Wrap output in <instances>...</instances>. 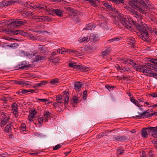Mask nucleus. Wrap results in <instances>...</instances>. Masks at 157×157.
Wrapping results in <instances>:
<instances>
[{
	"instance_id": "obj_39",
	"label": "nucleus",
	"mask_w": 157,
	"mask_h": 157,
	"mask_svg": "<svg viewBox=\"0 0 157 157\" xmlns=\"http://www.w3.org/2000/svg\"><path fill=\"white\" fill-rule=\"evenodd\" d=\"M74 18L75 20V21H76L78 23L81 20L78 15H76V14H75L74 15Z\"/></svg>"
},
{
	"instance_id": "obj_42",
	"label": "nucleus",
	"mask_w": 157,
	"mask_h": 157,
	"mask_svg": "<svg viewBox=\"0 0 157 157\" xmlns=\"http://www.w3.org/2000/svg\"><path fill=\"white\" fill-rule=\"evenodd\" d=\"M13 113L15 117H17L18 116V109H13Z\"/></svg>"
},
{
	"instance_id": "obj_45",
	"label": "nucleus",
	"mask_w": 157,
	"mask_h": 157,
	"mask_svg": "<svg viewBox=\"0 0 157 157\" xmlns=\"http://www.w3.org/2000/svg\"><path fill=\"white\" fill-rule=\"evenodd\" d=\"M89 40L90 39H89V38H88V37H84L82 38V40L80 39V42L82 43L83 42L85 41L88 42Z\"/></svg>"
},
{
	"instance_id": "obj_47",
	"label": "nucleus",
	"mask_w": 157,
	"mask_h": 157,
	"mask_svg": "<svg viewBox=\"0 0 157 157\" xmlns=\"http://www.w3.org/2000/svg\"><path fill=\"white\" fill-rule=\"evenodd\" d=\"M21 66L19 67L18 68V69H25V68H26L29 67V65H23V64H21Z\"/></svg>"
},
{
	"instance_id": "obj_37",
	"label": "nucleus",
	"mask_w": 157,
	"mask_h": 157,
	"mask_svg": "<svg viewBox=\"0 0 157 157\" xmlns=\"http://www.w3.org/2000/svg\"><path fill=\"white\" fill-rule=\"evenodd\" d=\"M124 150H123L122 149L120 148H118L117 149V153L119 155H121L123 154L124 152Z\"/></svg>"
},
{
	"instance_id": "obj_15",
	"label": "nucleus",
	"mask_w": 157,
	"mask_h": 157,
	"mask_svg": "<svg viewBox=\"0 0 157 157\" xmlns=\"http://www.w3.org/2000/svg\"><path fill=\"white\" fill-rule=\"evenodd\" d=\"M82 85V82H76L74 84V88L77 92L80 91V89Z\"/></svg>"
},
{
	"instance_id": "obj_41",
	"label": "nucleus",
	"mask_w": 157,
	"mask_h": 157,
	"mask_svg": "<svg viewBox=\"0 0 157 157\" xmlns=\"http://www.w3.org/2000/svg\"><path fill=\"white\" fill-rule=\"evenodd\" d=\"M104 6L109 9H112V6L107 2L104 3L103 4Z\"/></svg>"
},
{
	"instance_id": "obj_58",
	"label": "nucleus",
	"mask_w": 157,
	"mask_h": 157,
	"mask_svg": "<svg viewBox=\"0 0 157 157\" xmlns=\"http://www.w3.org/2000/svg\"><path fill=\"white\" fill-rule=\"evenodd\" d=\"M21 93L26 94L29 92V90H26L25 89H23L21 90Z\"/></svg>"
},
{
	"instance_id": "obj_27",
	"label": "nucleus",
	"mask_w": 157,
	"mask_h": 157,
	"mask_svg": "<svg viewBox=\"0 0 157 157\" xmlns=\"http://www.w3.org/2000/svg\"><path fill=\"white\" fill-rule=\"evenodd\" d=\"M128 45H130L131 47L134 48L135 44V40L133 38L130 39L128 41Z\"/></svg>"
},
{
	"instance_id": "obj_54",
	"label": "nucleus",
	"mask_w": 157,
	"mask_h": 157,
	"mask_svg": "<svg viewBox=\"0 0 157 157\" xmlns=\"http://www.w3.org/2000/svg\"><path fill=\"white\" fill-rule=\"evenodd\" d=\"M118 67L119 68L120 70H122L124 71H129L130 70V69L129 68H126L125 67H124L122 68H121L119 66H118Z\"/></svg>"
},
{
	"instance_id": "obj_29",
	"label": "nucleus",
	"mask_w": 157,
	"mask_h": 157,
	"mask_svg": "<svg viewBox=\"0 0 157 157\" xmlns=\"http://www.w3.org/2000/svg\"><path fill=\"white\" fill-rule=\"evenodd\" d=\"M13 83H14L16 84L20 85L21 86H23L24 84V81L23 80H13Z\"/></svg>"
},
{
	"instance_id": "obj_23",
	"label": "nucleus",
	"mask_w": 157,
	"mask_h": 157,
	"mask_svg": "<svg viewBox=\"0 0 157 157\" xmlns=\"http://www.w3.org/2000/svg\"><path fill=\"white\" fill-rule=\"evenodd\" d=\"M44 121L45 122H48V118L50 117V113L49 111H44Z\"/></svg>"
},
{
	"instance_id": "obj_50",
	"label": "nucleus",
	"mask_w": 157,
	"mask_h": 157,
	"mask_svg": "<svg viewBox=\"0 0 157 157\" xmlns=\"http://www.w3.org/2000/svg\"><path fill=\"white\" fill-rule=\"evenodd\" d=\"M34 115L33 114L29 113L28 116L29 120L30 121H33V119L34 117Z\"/></svg>"
},
{
	"instance_id": "obj_31",
	"label": "nucleus",
	"mask_w": 157,
	"mask_h": 157,
	"mask_svg": "<svg viewBox=\"0 0 157 157\" xmlns=\"http://www.w3.org/2000/svg\"><path fill=\"white\" fill-rule=\"evenodd\" d=\"M93 26L91 23L88 24L86 25V27L83 29V30H91Z\"/></svg>"
},
{
	"instance_id": "obj_36",
	"label": "nucleus",
	"mask_w": 157,
	"mask_h": 157,
	"mask_svg": "<svg viewBox=\"0 0 157 157\" xmlns=\"http://www.w3.org/2000/svg\"><path fill=\"white\" fill-rule=\"evenodd\" d=\"M15 30H13V29H11L10 30L9 29H5V33H7V34H10L11 33H12L13 34V33H14V32H15Z\"/></svg>"
},
{
	"instance_id": "obj_30",
	"label": "nucleus",
	"mask_w": 157,
	"mask_h": 157,
	"mask_svg": "<svg viewBox=\"0 0 157 157\" xmlns=\"http://www.w3.org/2000/svg\"><path fill=\"white\" fill-rule=\"evenodd\" d=\"M153 130L152 131L151 135L154 137H157V126L155 127H153Z\"/></svg>"
},
{
	"instance_id": "obj_1",
	"label": "nucleus",
	"mask_w": 157,
	"mask_h": 157,
	"mask_svg": "<svg viewBox=\"0 0 157 157\" xmlns=\"http://www.w3.org/2000/svg\"><path fill=\"white\" fill-rule=\"evenodd\" d=\"M140 4L138 5L137 10L143 14H146L147 10L153 8V5L148 0H139Z\"/></svg>"
},
{
	"instance_id": "obj_17",
	"label": "nucleus",
	"mask_w": 157,
	"mask_h": 157,
	"mask_svg": "<svg viewBox=\"0 0 157 157\" xmlns=\"http://www.w3.org/2000/svg\"><path fill=\"white\" fill-rule=\"evenodd\" d=\"M13 33L14 35H17L20 34L22 36H28L29 35V33H26L24 31H23L21 30H15V32Z\"/></svg>"
},
{
	"instance_id": "obj_62",
	"label": "nucleus",
	"mask_w": 157,
	"mask_h": 157,
	"mask_svg": "<svg viewBox=\"0 0 157 157\" xmlns=\"http://www.w3.org/2000/svg\"><path fill=\"white\" fill-rule=\"evenodd\" d=\"M36 134L37 136H38L40 137H44L45 136L44 135H42L41 133L39 132H37V133H36Z\"/></svg>"
},
{
	"instance_id": "obj_56",
	"label": "nucleus",
	"mask_w": 157,
	"mask_h": 157,
	"mask_svg": "<svg viewBox=\"0 0 157 157\" xmlns=\"http://www.w3.org/2000/svg\"><path fill=\"white\" fill-rule=\"evenodd\" d=\"M44 120L43 117H41L38 119V122L40 124H42Z\"/></svg>"
},
{
	"instance_id": "obj_25",
	"label": "nucleus",
	"mask_w": 157,
	"mask_h": 157,
	"mask_svg": "<svg viewBox=\"0 0 157 157\" xmlns=\"http://www.w3.org/2000/svg\"><path fill=\"white\" fill-rule=\"evenodd\" d=\"M141 135L143 137L147 138L148 134L147 130L145 128H143L141 130Z\"/></svg>"
},
{
	"instance_id": "obj_21",
	"label": "nucleus",
	"mask_w": 157,
	"mask_h": 157,
	"mask_svg": "<svg viewBox=\"0 0 157 157\" xmlns=\"http://www.w3.org/2000/svg\"><path fill=\"white\" fill-rule=\"evenodd\" d=\"M111 49L110 48H107L105 50L102 52V54L101 55L102 57H104L105 56H106L109 54L111 52Z\"/></svg>"
},
{
	"instance_id": "obj_12",
	"label": "nucleus",
	"mask_w": 157,
	"mask_h": 157,
	"mask_svg": "<svg viewBox=\"0 0 157 157\" xmlns=\"http://www.w3.org/2000/svg\"><path fill=\"white\" fill-rule=\"evenodd\" d=\"M9 118V117L5 116L4 114H3L0 120V126L1 127H3L7 123Z\"/></svg>"
},
{
	"instance_id": "obj_7",
	"label": "nucleus",
	"mask_w": 157,
	"mask_h": 157,
	"mask_svg": "<svg viewBox=\"0 0 157 157\" xmlns=\"http://www.w3.org/2000/svg\"><path fill=\"white\" fill-rule=\"evenodd\" d=\"M129 136L124 135L113 136L112 138V140L113 141L117 140L120 141H127L129 140Z\"/></svg>"
},
{
	"instance_id": "obj_20",
	"label": "nucleus",
	"mask_w": 157,
	"mask_h": 157,
	"mask_svg": "<svg viewBox=\"0 0 157 157\" xmlns=\"http://www.w3.org/2000/svg\"><path fill=\"white\" fill-rule=\"evenodd\" d=\"M64 8L69 12L73 13V15L77 14V10L69 6L65 7Z\"/></svg>"
},
{
	"instance_id": "obj_32",
	"label": "nucleus",
	"mask_w": 157,
	"mask_h": 157,
	"mask_svg": "<svg viewBox=\"0 0 157 157\" xmlns=\"http://www.w3.org/2000/svg\"><path fill=\"white\" fill-rule=\"evenodd\" d=\"M11 122H10V123L9 124L6 125L5 128V132H9L10 131H11V130H12V125H11Z\"/></svg>"
},
{
	"instance_id": "obj_38",
	"label": "nucleus",
	"mask_w": 157,
	"mask_h": 157,
	"mask_svg": "<svg viewBox=\"0 0 157 157\" xmlns=\"http://www.w3.org/2000/svg\"><path fill=\"white\" fill-rule=\"evenodd\" d=\"M47 83V82L45 81H41L40 83H36V86L39 87H40L44 85Z\"/></svg>"
},
{
	"instance_id": "obj_34",
	"label": "nucleus",
	"mask_w": 157,
	"mask_h": 157,
	"mask_svg": "<svg viewBox=\"0 0 157 157\" xmlns=\"http://www.w3.org/2000/svg\"><path fill=\"white\" fill-rule=\"evenodd\" d=\"M153 127H148L145 128V129H146L147 132L148 134H150L151 133L152 134V130H153Z\"/></svg>"
},
{
	"instance_id": "obj_5",
	"label": "nucleus",
	"mask_w": 157,
	"mask_h": 157,
	"mask_svg": "<svg viewBox=\"0 0 157 157\" xmlns=\"http://www.w3.org/2000/svg\"><path fill=\"white\" fill-rule=\"evenodd\" d=\"M138 113L140 114L136 116H134L133 117L138 119H141L142 117H151L155 115H157V112H154L153 113L150 114L148 112L145 111H144L142 113Z\"/></svg>"
},
{
	"instance_id": "obj_49",
	"label": "nucleus",
	"mask_w": 157,
	"mask_h": 157,
	"mask_svg": "<svg viewBox=\"0 0 157 157\" xmlns=\"http://www.w3.org/2000/svg\"><path fill=\"white\" fill-rule=\"evenodd\" d=\"M90 37L93 40H98V36L95 34L92 35Z\"/></svg>"
},
{
	"instance_id": "obj_14",
	"label": "nucleus",
	"mask_w": 157,
	"mask_h": 157,
	"mask_svg": "<svg viewBox=\"0 0 157 157\" xmlns=\"http://www.w3.org/2000/svg\"><path fill=\"white\" fill-rule=\"evenodd\" d=\"M35 56V57L33 58V60L34 62H37L43 60L44 58V57L40 55H39L35 53L33 54Z\"/></svg>"
},
{
	"instance_id": "obj_52",
	"label": "nucleus",
	"mask_w": 157,
	"mask_h": 157,
	"mask_svg": "<svg viewBox=\"0 0 157 157\" xmlns=\"http://www.w3.org/2000/svg\"><path fill=\"white\" fill-rule=\"evenodd\" d=\"M61 144H59L56 145L53 148V150H55L59 149L61 147Z\"/></svg>"
},
{
	"instance_id": "obj_40",
	"label": "nucleus",
	"mask_w": 157,
	"mask_h": 157,
	"mask_svg": "<svg viewBox=\"0 0 157 157\" xmlns=\"http://www.w3.org/2000/svg\"><path fill=\"white\" fill-rule=\"evenodd\" d=\"M7 46L10 48H17L19 46V45L17 43H15L10 45H8Z\"/></svg>"
},
{
	"instance_id": "obj_26",
	"label": "nucleus",
	"mask_w": 157,
	"mask_h": 157,
	"mask_svg": "<svg viewBox=\"0 0 157 157\" xmlns=\"http://www.w3.org/2000/svg\"><path fill=\"white\" fill-rule=\"evenodd\" d=\"M116 5L121 4L124 3V0H109Z\"/></svg>"
},
{
	"instance_id": "obj_44",
	"label": "nucleus",
	"mask_w": 157,
	"mask_h": 157,
	"mask_svg": "<svg viewBox=\"0 0 157 157\" xmlns=\"http://www.w3.org/2000/svg\"><path fill=\"white\" fill-rule=\"evenodd\" d=\"M20 128L23 132L26 131V125L25 123H23L21 124Z\"/></svg>"
},
{
	"instance_id": "obj_61",
	"label": "nucleus",
	"mask_w": 157,
	"mask_h": 157,
	"mask_svg": "<svg viewBox=\"0 0 157 157\" xmlns=\"http://www.w3.org/2000/svg\"><path fill=\"white\" fill-rule=\"evenodd\" d=\"M37 100L42 102H46L48 101V100L46 99H37Z\"/></svg>"
},
{
	"instance_id": "obj_16",
	"label": "nucleus",
	"mask_w": 157,
	"mask_h": 157,
	"mask_svg": "<svg viewBox=\"0 0 157 157\" xmlns=\"http://www.w3.org/2000/svg\"><path fill=\"white\" fill-rule=\"evenodd\" d=\"M50 17L47 16H39L38 20L37 21L44 22L48 21L50 20Z\"/></svg>"
},
{
	"instance_id": "obj_4",
	"label": "nucleus",
	"mask_w": 157,
	"mask_h": 157,
	"mask_svg": "<svg viewBox=\"0 0 157 157\" xmlns=\"http://www.w3.org/2000/svg\"><path fill=\"white\" fill-rule=\"evenodd\" d=\"M23 4V2L20 0H4L0 2V7H4L14 5L16 3Z\"/></svg>"
},
{
	"instance_id": "obj_8",
	"label": "nucleus",
	"mask_w": 157,
	"mask_h": 157,
	"mask_svg": "<svg viewBox=\"0 0 157 157\" xmlns=\"http://www.w3.org/2000/svg\"><path fill=\"white\" fill-rule=\"evenodd\" d=\"M27 21L25 20L19 21L18 20H13L10 23V25L13 26L15 25L16 26H21L26 24Z\"/></svg>"
},
{
	"instance_id": "obj_35",
	"label": "nucleus",
	"mask_w": 157,
	"mask_h": 157,
	"mask_svg": "<svg viewBox=\"0 0 157 157\" xmlns=\"http://www.w3.org/2000/svg\"><path fill=\"white\" fill-rule=\"evenodd\" d=\"M59 81L58 79L57 78H55L51 80L50 82V83L52 84H55L58 83Z\"/></svg>"
},
{
	"instance_id": "obj_6",
	"label": "nucleus",
	"mask_w": 157,
	"mask_h": 157,
	"mask_svg": "<svg viewBox=\"0 0 157 157\" xmlns=\"http://www.w3.org/2000/svg\"><path fill=\"white\" fill-rule=\"evenodd\" d=\"M134 69L136 71L140 72H142L145 75H147L149 73V70H147L144 68L143 65H140L137 64L136 65L133 66Z\"/></svg>"
},
{
	"instance_id": "obj_60",
	"label": "nucleus",
	"mask_w": 157,
	"mask_h": 157,
	"mask_svg": "<svg viewBox=\"0 0 157 157\" xmlns=\"http://www.w3.org/2000/svg\"><path fill=\"white\" fill-rule=\"evenodd\" d=\"M107 135L106 134V131H105L104 132H101L100 134V138L104 136H106Z\"/></svg>"
},
{
	"instance_id": "obj_59",
	"label": "nucleus",
	"mask_w": 157,
	"mask_h": 157,
	"mask_svg": "<svg viewBox=\"0 0 157 157\" xmlns=\"http://www.w3.org/2000/svg\"><path fill=\"white\" fill-rule=\"evenodd\" d=\"M150 95L151 96L154 98L157 97V92L153 93L151 94Z\"/></svg>"
},
{
	"instance_id": "obj_19",
	"label": "nucleus",
	"mask_w": 157,
	"mask_h": 157,
	"mask_svg": "<svg viewBox=\"0 0 157 157\" xmlns=\"http://www.w3.org/2000/svg\"><path fill=\"white\" fill-rule=\"evenodd\" d=\"M33 8L36 10L38 9L39 10H47V9L46 6L43 5H40L39 6L35 5L33 7Z\"/></svg>"
},
{
	"instance_id": "obj_33",
	"label": "nucleus",
	"mask_w": 157,
	"mask_h": 157,
	"mask_svg": "<svg viewBox=\"0 0 157 157\" xmlns=\"http://www.w3.org/2000/svg\"><path fill=\"white\" fill-rule=\"evenodd\" d=\"M63 99L61 95L57 96L56 97V101L58 103H63Z\"/></svg>"
},
{
	"instance_id": "obj_2",
	"label": "nucleus",
	"mask_w": 157,
	"mask_h": 157,
	"mask_svg": "<svg viewBox=\"0 0 157 157\" xmlns=\"http://www.w3.org/2000/svg\"><path fill=\"white\" fill-rule=\"evenodd\" d=\"M122 17V16H121L120 21L124 26L126 27V28L130 30V29H132L133 28H132L133 27L132 25H134L137 29L140 28V25H139L136 22L132 20V21H131V23H130L128 19H127L126 18Z\"/></svg>"
},
{
	"instance_id": "obj_28",
	"label": "nucleus",
	"mask_w": 157,
	"mask_h": 157,
	"mask_svg": "<svg viewBox=\"0 0 157 157\" xmlns=\"http://www.w3.org/2000/svg\"><path fill=\"white\" fill-rule=\"evenodd\" d=\"M149 71H150L148 72L149 73H148L147 74V75H148L151 77H153L157 79V73H153V71L150 70Z\"/></svg>"
},
{
	"instance_id": "obj_55",
	"label": "nucleus",
	"mask_w": 157,
	"mask_h": 157,
	"mask_svg": "<svg viewBox=\"0 0 157 157\" xmlns=\"http://www.w3.org/2000/svg\"><path fill=\"white\" fill-rule=\"evenodd\" d=\"M61 52L62 54H63V52H67L68 53L70 54L72 50H71V49L67 50V49L66 51H64V50H63V49H62L61 50Z\"/></svg>"
},
{
	"instance_id": "obj_63",
	"label": "nucleus",
	"mask_w": 157,
	"mask_h": 157,
	"mask_svg": "<svg viewBox=\"0 0 157 157\" xmlns=\"http://www.w3.org/2000/svg\"><path fill=\"white\" fill-rule=\"evenodd\" d=\"M152 142L153 144H155V147H157V140L156 139H154L152 141Z\"/></svg>"
},
{
	"instance_id": "obj_10",
	"label": "nucleus",
	"mask_w": 157,
	"mask_h": 157,
	"mask_svg": "<svg viewBox=\"0 0 157 157\" xmlns=\"http://www.w3.org/2000/svg\"><path fill=\"white\" fill-rule=\"evenodd\" d=\"M69 98V92L66 91H63V99L64 102H63L64 105L66 107V106L68 105Z\"/></svg>"
},
{
	"instance_id": "obj_13",
	"label": "nucleus",
	"mask_w": 157,
	"mask_h": 157,
	"mask_svg": "<svg viewBox=\"0 0 157 157\" xmlns=\"http://www.w3.org/2000/svg\"><path fill=\"white\" fill-rule=\"evenodd\" d=\"M128 3L132 8L137 9L140 2L139 0L137 1V0H129Z\"/></svg>"
},
{
	"instance_id": "obj_11",
	"label": "nucleus",
	"mask_w": 157,
	"mask_h": 157,
	"mask_svg": "<svg viewBox=\"0 0 157 157\" xmlns=\"http://www.w3.org/2000/svg\"><path fill=\"white\" fill-rule=\"evenodd\" d=\"M47 10L49 13L50 12L52 11V13H54L56 15L59 17H62L63 15V12L62 10L59 9H52L51 10L47 9Z\"/></svg>"
},
{
	"instance_id": "obj_64",
	"label": "nucleus",
	"mask_w": 157,
	"mask_h": 157,
	"mask_svg": "<svg viewBox=\"0 0 157 157\" xmlns=\"http://www.w3.org/2000/svg\"><path fill=\"white\" fill-rule=\"evenodd\" d=\"M128 60L127 59H123L122 60V61L121 62L122 63L126 64H128Z\"/></svg>"
},
{
	"instance_id": "obj_51",
	"label": "nucleus",
	"mask_w": 157,
	"mask_h": 157,
	"mask_svg": "<svg viewBox=\"0 0 157 157\" xmlns=\"http://www.w3.org/2000/svg\"><path fill=\"white\" fill-rule=\"evenodd\" d=\"M78 100V97L77 96H74L72 98V101L74 103H77V101Z\"/></svg>"
},
{
	"instance_id": "obj_43",
	"label": "nucleus",
	"mask_w": 157,
	"mask_h": 157,
	"mask_svg": "<svg viewBox=\"0 0 157 157\" xmlns=\"http://www.w3.org/2000/svg\"><path fill=\"white\" fill-rule=\"evenodd\" d=\"M105 88L108 89V90L109 91H110V90H111L113 89L115 87L114 86H110L109 85H107L105 86Z\"/></svg>"
},
{
	"instance_id": "obj_53",
	"label": "nucleus",
	"mask_w": 157,
	"mask_h": 157,
	"mask_svg": "<svg viewBox=\"0 0 157 157\" xmlns=\"http://www.w3.org/2000/svg\"><path fill=\"white\" fill-rule=\"evenodd\" d=\"M88 68V67H87L84 66L82 65H80V69H79V70H86V69Z\"/></svg>"
},
{
	"instance_id": "obj_24",
	"label": "nucleus",
	"mask_w": 157,
	"mask_h": 157,
	"mask_svg": "<svg viewBox=\"0 0 157 157\" xmlns=\"http://www.w3.org/2000/svg\"><path fill=\"white\" fill-rule=\"evenodd\" d=\"M124 7L125 8L127 9L128 11H129V12H130L131 13L136 16H138V13L137 11H136L135 10L132 9L129 6H126Z\"/></svg>"
},
{
	"instance_id": "obj_48",
	"label": "nucleus",
	"mask_w": 157,
	"mask_h": 157,
	"mask_svg": "<svg viewBox=\"0 0 157 157\" xmlns=\"http://www.w3.org/2000/svg\"><path fill=\"white\" fill-rule=\"evenodd\" d=\"M120 40V38L118 37H116L113 39H112L108 40L110 42L115 41H118Z\"/></svg>"
},
{
	"instance_id": "obj_3",
	"label": "nucleus",
	"mask_w": 157,
	"mask_h": 157,
	"mask_svg": "<svg viewBox=\"0 0 157 157\" xmlns=\"http://www.w3.org/2000/svg\"><path fill=\"white\" fill-rule=\"evenodd\" d=\"M145 25L146 26L143 25H140V28L138 29V30L140 33L139 37L144 41L150 42V40L149 38V35L148 33L149 28L146 25Z\"/></svg>"
},
{
	"instance_id": "obj_57",
	"label": "nucleus",
	"mask_w": 157,
	"mask_h": 157,
	"mask_svg": "<svg viewBox=\"0 0 157 157\" xmlns=\"http://www.w3.org/2000/svg\"><path fill=\"white\" fill-rule=\"evenodd\" d=\"M24 84H23V86H30L31 85L29 84L30 82L28 81L25 82L24 81Z\"/></svg>"
},
{
	"instance_id": "obj_18",
	"label": "nucleus",
	"mask_w": 157,
	"mask_h": 157,
	"mask_svg": "<svg viewBox=\"0 0 157 157\" xmlns=\"http://www.w3.org/2000/svg\"><path fill=\"white\" fill-rule=\"evenodd\" d=\"M143 66L144 68H145L147 70H149L150 69L152 70L155 69L154 65L149 63H146Z\"/></svg>"
},
{
	"instance_id": "obj_9",
	"label": "nucleus",
	"mask_w": 157,
	"mask_h": 157,
	"mask_svg": "<svg viewBox=\"0 0 157 157\" xmlns=\"http://www.w3.org/2000/svg\"><path fill=\"white\" fill-rule=\"evenodd\" d=\"M19 13H21V16L24 17H29L34 15V13L29 11L21 10V9L19 10Z\"/></svg>"
},
{
	"instance_id": "obj_46",
	"label": "nucleus",
	"mask_w": 157,
	"mask_h": 157,
	"mask_svg": "<svg viewBox=\"0 0 157 157\" xmlns=\"http://www.w3.org/2000/svg\"><path fill=\"white\" fill-rule=\"evenodd\" d=\"M18 106L16 103H13L11 106V108L12 109V110L13 109H18Z\"/></svg>"
},
{
	"instance_id": "obj_22",
	"label": "nucleus",
	"mask_w": 157,
	"mask_h": 157,
	"mask_svg": "<svg viewBox=\"0 0 157 157\" xmlns=\"http://www.w3.org/2000/svg\"><path fill=\"white\" fill-rule=\"evenodd\" d=\"M38 49L43 53H45L47 52V49L45 45H39Z\"/></svg>"
}]
</instances>
